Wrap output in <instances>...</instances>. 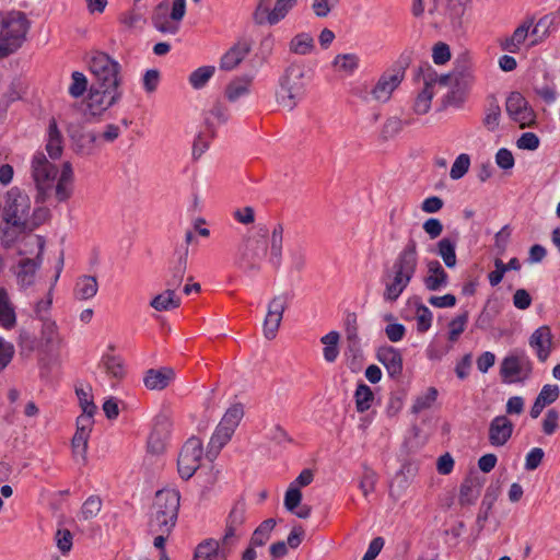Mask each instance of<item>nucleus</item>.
I'll use <instances>...</instances> for the list:
<instances>
[{"instance_id":"obj_64","label":"nucleus","mask_w":560,"mask_h":560,"mask_svg":"<svg viewBox=\"0 0 560 560\" xmlns=\"http://www.w3.org/2000/svg\"><path fill=\"white\" fill-rule=\"evenodd\" d=\"M432 58L435 65H444L451 59V50L447 44L438 43L432 50Z\"/></svg>"},{"instance_id":"obj_18","label":"nucleus","mask_w":560,"mask_h":560,"mask_svg":"<svg viewBox=\"0 0 560 560\" xmlns=\"http://www.w3.org/2000/svg\"><path fill=\"white\" fill-rule=\"evenodd\" d=\"M425 267L427 273L422 281L428 291H440L448 285V275L439 260L430 259Z\"/></svg>"},{"instance_id":"obj_5","label":"nucleus","mask_w":560,"mask_h":560,"mask_svg":"<svg viewBox=\"0 0 560 560\" xmlns=\"http://www.w3.org/2000/svg\"><path fill=\"white\" fill-rule=\"evenodd\" d=\"M90 71L94 85L113 90H121V66L105 52H95L90 60Z\"/></svg>"},{"instance_id":"obj_22","label":"nucleus","mask_w":560,"mask_h":560,"mask_svg":"<svg viewBox=\"0 0 560 560\" xmlns=\"http://www.w3.org/2000/svg\"><path fill=\"white\" fill-rule=\"evenodd\" d=\"M175 378L171 368L150 369L144 373L143 384L150 390H163Z\"/></svg>"},{"instance_id":"obj_9","label":"nucleus","mask_w":560,"mask_h":560,"mask_svg":"<svg viewBox=\"0 0 560 560\" xmlns=\"http://www.w3.org/2000/svg\"><path fill=\"white\" fill-rule=\"evenodd\" d=\"M532 371V361L523 351L506 355L500 365V375L504 383L523 382L530 376Z\"/></svg>"},{"instance_id":"obj_42","label":"nucleus","mask_w":560,"mask_h":560,"mask_svg":"<svg viewBox=\"0 0 560 560\" xmlns=\"http://www.w3.org/2000/svg\"><path fill=\"white\" fill-rule=\"evenodd\" d=\"M354 400L357 411L365 412L374 401V393L366 384L360 383L354 392Z\"/></svg>"},{"instance_id":"obj_46","label":"nucleus","mask_w":560,"mask_h":560,"mask_svg":"<svg viewBox=\"0 0 560 560\" xmlns=\"http://www.w3.org/2000/svg\"><path fill=\"white\" fill-rule=\"evenodd\" d=\"M346 336L349 350L353 353L358 352L360 350V338L358 334L357 316L354 314L348 315L346 319Z\"/></svg>"},{"instance_id":"obj_56","label":"nucleus","mask_w":560,"mask_h":560,"mask_svg":"<svg viewBox=\"0 0 560 560\" xmlns=\"http://www.w3.org/2000/svg\"><path fill=\"white\" fill-rule=\"evenodd\" d=\"M75 394L78 396L82 412L89 416H94V413L97 410V407L94 404L93 397L91 396L90 392L85 390L82 387H77Z\"/></svg>"},{"instance_id":"obj_4","label":"nucleus","mask_w":560,"mask_h":560,"mask_svg":"<svg viewBox=\"0 0 560 560\" xmlns=\"http://www.w3.org/2000/svg\"><path fill=\"white\" fill-rule=\"evenodd\" d=\"M30 22L19 11L0 12V59L14 52L23 43Z\"/></svg>"},{"instance_id":"obj_6","label":"nucleus","mask_w":560,"mask_h":560,"mask_svg":"<svg viewBox=\"0 0 560 560\" xmlns=\"http://www.w3.org/2000/svg\"><path fill=\"white\" fill-rule=\"evenodd\" d=\"M268 253V242L261 236H246L237 248L238 265L246 271H260Z\"/></svg>"},{"instance_id":"obj_41","label":"nucleus","mask_w":560,"mask_h":560,"mask_svg":"<svg viewBox=\"0 0 560 560\" xmlns=\"http://www.w3.org/2000/svg\"><path fill=\"white\" fill-rule=\"evenodd\" d=\"M340 335L338 331H330L320 338V342L325 346L323 349L324 359L332 363L337 360L339 354L338 342Z\"/></svg>"},{"instance_id":"obj_29","label":"nucleus","mask_w":560,"mask_h":560,"mask_svg":"<svg viewBox=\"0 0 560 560\" xmlns=\"http://www.w3.org/2000/svg\"><path fill=\"white\" fill-rule=\"evenodd\" d=\"M283 231L282 224H277L271 232L268 262L273 269H279L281 266Z\"/></svg>"},{"instance_id":"obj_31","label":"nucleus","mask_w":560,"mask_h":560,"mask_svg":"<svg viewBox=\"0 0 560 560\" xmlns=\"http://www.w3.org/2000/svg\"><path fill=\"white\" fill-rule=\"evenodd\" d=\"M180 299L176 295L173 289H166L162 293L155 295L150 306L158 312H167L179 307Z\"/></svg>"},{"instance_id":"obj_44","label":"nucleus","mask_w":560,"mask_h":560,"mask_svg":"<svg viewBox=\"0 0 560 560\" xmlns=\"http://www.w3.org/2000/svg\"><path fill=\"white\" fill-rule=\"evenodd\" d=\"M243 416V406L241 404H234L225 411L219 424L231 430L232 432H235Z\"/></svg>"},{"instance_id":"obj_10","label":"nucleus","mask_w":560,"mask_h":560,"mask_svg":"<svg viewBox=\"0 0 560 560\" xmlns=\"http://www.w3.org/2000/svg\"><path fill=\"white\" fill-rule=\"evenodd\" d=\"M203 455L202 441L198 438H190L186 441L178 455L177 468L183 479H189L200 467Z\"/></svg>"},{"instance_id":"obj_50","label":"nucleus","mask_w":560,"mask_h":560,"mask_svg":"<svg viewBox=\"0 0 560 560\" xmlns=\"http://www.w3.org/2000/svg\"><path fill=\"white\" fill-rule=\"evenodd\" d=\"M376 481V472L373 469L364 466L362 476L360 478L359 488L365 499H368L369 495L374 492Z\"/></svg>"},{"instance_id":"obj_52","label":"nucleus","mask_w":560,"mask_h":560,"mask_svg":"<svg viewBox=\"0 0 560 560\" xmlns=\"http://www.w3.org/2000/svg\"><path fill=\"white\" fill-rule=\"evenodd\" d=\"M433 97V90L423 88L417 95L413 104V112L418 115L427 114L431 108V101Z\"/></svg>"},{"instance_id":"obj_14","label":"nucleus","mask_w":560,"mask_h":560,"mask_svg":"<svg viewBox=\"0 0 560 560\" xmlns=\"http://www.w3.org/2000/svg\"><path fill=\"white\" fill-rule=\"evenodd\" d=\"M122 97V90H113L92 84L88 108L92 116H100Z\"/></svg>"},{"instance_id":"obj_57","label":"nucleus","mask_w":560,"mask_h":560,"mask_svg":"<svg viewBox=\"0 0 560 560\" xmlns=\"http://www.w3.org/2000/svg\"><path fill=\"white\" fill-rule=\"evenodd\" d=\"M89 438H90V435H88L85 433L75 432L72 438V441H71L73 455L75 457H80L83 463L86 460V450H88Z\"/></svg>"},{"instance_id":"obj_47","label":"nucleus","mask_w":560,"mask_h":560,"mask_svg":"<svg viewBox=\"0 0 560 560\" xmlns=\"http://www.w3.org/2000/svg\"><path fill=\"white\" fill-rule=\"evenodd\" d=\"M166 430L156 425L148 440V450L153 454H161L166 445Z\"/></svg>"},{"instance_id":"obj_53","label":"nucleus","mask_w":560,"mask_h":560,"mask_svg":"<svg viewBox=\"0 0 560 560\" xmlns=\"http://www.w3.org/2000/svg\"><path fill=\"white\" fill-rule=\"evenodd\" d=\"M468 322V313L465 312L455 318H453L448 324V340L455 342L459 336L464 332L466 324Z\"/></svg>"},{"instance_id":"obj_24","label":"nucleus","mask_w":560,"mask_h":560,"mask_svg":"<svg viewBox=\"0 0 560 560\" xmlns=\"http://www.w3.org/2000/svg\"><path fill=\"white\" fill-rule=\"evenodd\" d=\"M301 490L295 486H289L284 495V508L298 517L306 520L311 514V508L308 505L301 504Z\"/></svg>"},{"instance_id":"obj_34","label":"nucleus","mask_w":560,"mask_h":560,"mask_svg":"<svg viewBox=\"0 0 560 560\" xmlns=\"http://www.w3.org/2000/svg\"><path fill=\"white\" fill-rule=\"evenodd\" d=\"M252 78L244 75L231 81L225 88V96L229 102H236L240 97L249 93Z\"/></svg>"},{"instance_id":"obj_37","label":"nucleus","mask_w":560,"mask_h":560,"mask_svg":"<svg viewBox=\"0 0 560 560\" xmlns=\"http://www.w3.org/2000/svg\"><path fill=\"white\" fill-rule=\"evenodd\" d=\"M481 491V482L477 478L466 479L459 491V503L462 505H468L474 503L479 497Z\"/></svg>"},{"instance_id":"obj_16","label":"nucleus","mask_w":560,"mask_h":560,"mask_svg":"<svg viewBox=\"0 0 560 560\" xmlns=\"http://www.w3.org/2000/svg\"><path fill=\"white\" fill-rule=\"evenodd\" d=\"M293 5L294 4L290 2V0H277L275 8L270 10L268 4L258 3L253 13V19L258 25H262L265 23L275 25L284 19Z\"/></svg>"},{"instance_id":"obj_54","label":"nucleus","mask_w":560,"mask_h":560,"mask_svg":"<svg viewBox=\"0 0 560 560\" xmlns=\"http://www.w3.org/2000/svg\"><path fill=\"white\" fill-rule=\"evenodd\" d=\"M469 166V155L466 153L459 154L451 167L450 177L454 180L460 179L468 172Z\"/></svg>"},{"instance_id":"obj_13","label":"nucleus","mask_w":560,"mask_h":560,"mask_svg":"<svg viewBox=\"0 0 560 560\" xmlns=\"http://www.w3.org/2000/svg\"><path fill=\"white\" fill-rule=\"evenodd\" d=\"M62 343V337L59 334L58 326L52 319H44L40 328L39 339V366L40 370L49 371V364L45 355L57 350Z\"/></svg>"},{"instance_id":"obj_63","label":"nucleus","mask_w":560,"mask_h":560,"mask_svg":"<svg viewBox=\"0 0 560 560\" xmlns=\"http://www.w3.org/2000/svg\"><path fill=\"white\" fill-rule=\"evenodd\" d=\"M38 265L32 259H25L21 264V271L19 272V279L24 284H31L33 276Z\"/></svg>"},{"instance_id":"obj_60","label":"nucleus","mask_w":560,"mask_h":560,"mask_svg":"<svg viewBox=\"0 0 560 560\" xmlns=\"http://www.w3.org/2000/svg\"><path fill=\"white\" fill-rule=\"evenodd\" d=\"M57 548L61 553H68L72 548L73 536L68 528H58L55 534Z\"/></svg>"},{"instance_id":"obj_39","label":"nucleus","mask_w":560,"mask_h":560,"mask_svg":"<svg viewBox=\"0 0 560 560\" xmlns=\"http://www.w3.org/2000/svg\"><path fill=\"white\" fill-rule=\"evenodd\" d=\"M532 21H526L520 25L512 34L510 38L503 44V49L509 52L515 54L520 50V46L525 42L528 36Z\"/></svg>"},{"instance_id":"obj_12","label":"nucleus","mask_w":560,"mask_h":560,"mask_svg":"<svg viewBox=\"0 0 560 560\" xmlns=\"http://www.w3.org/2000/svg\"><path fill=\"white\" fill-rule=\"evenodd\" d=\"M288 307V296L284 293L275 295L267 305V314L262 323V334L267 340L277 337L283 314Z\"/></svg>"},{"instance_id":"obj_19","label":"nucleus","mask_w":560,"mask_h":560,"mask_svg":"<svg viewBox=\"0 0 560 560\" xmlns=\"http://www.w3.org/2000/svg\"><path fill=\"white\" fill-rule=\"evenodd\" d=\"M252 43L246 39L237 40L220 59V69L234 70L250 52Z\"/></svg>"},{"instance_id":"obj_15","label":"nucleus","mask_w":560,"mask_h":560,"mask_svg":"<svg viewBox=\"0 0 560 560\" xmlns=\"http://www.w3.org/2000/svg\"><path fill=\"white\" fill-rule=\"evenodd\" d=\"M404 79V71L393 69L385 71L371 90L373 100L386 103L390 100L393 92L399 86Z\"/></svg>"},{"instance_id":"obj_21","label":"nucleus","mask_w":560,"mask_h":560,"mask_svg":"<svg viewBox=\"0 0 560 560\" xmlns=\"http://www.w3.org/2000/svg\"><path fill=\"white\" fill-rule=\"evenodd\" d=\"M529 346L536 352V355L540 362H545L552 347V335L548 326H540L529 337Z\"/></svg>"},{"instance_id":"obj_3","label":"nucleus","mask_w":560,"mask_h":560,"mask_svg":"<svg viewBox=\"0 0 560 560\" xmlns=\"http://www.w3.org/2000/svg\"><path fill=\"white\" fill-rule=\"evenodd\" d=\"M305 69L303 65L291 63L279 77L275 96L278 105L287 110H292L305 92Z\"/></svg>"},{"instance_id":"obj_35","label":"nucleus","mask_w":560,"mask_h":560,"mask_svg":"<svg viewBox=\"0 0 560 560\" xmlns=\"http://www.w3.org/2000/svg\"><path fill=\"white\" fill-rule=\"evenodd\" d=\"M16 342L20 350V355L23 358L28 359L36 350H39V342H37L36 337L31 330L24 327L19 330Z\"/></svg>"},{"instance_id":"obj_43","label":"nucleus","mask_w":560,"mask_h":560,"mask_svg":"<svg viewBox=\"0 0 560 560\" xmlns=\"http://www.w3.org/2000/svg\"><path fill=\"white\" fill-rule=\"evenodd\" d=\"M289 49L296 55H308L314 49V39L308 33H300L291 39Z\"/></svg>"},{"instance_id":"obj_40","label":"nucleus","mask_w":560,"mask_h":560,"mask_svg":"<svg viewBox=\"0 0 560 560\" xmlns=\"http://www.w3.org/2000/svg\"><path fill=\"white\" fill-rule=\"evenodd\" d=\"M410 120H402L397 116L386 118L382 126L380 137L383 141H388L398 136L405 126L410 125Z\"/></svg>"},{"instance_id":"obj_51","label":"nucleus","mask_w":560,"mask_h":560,"mask_svg":"<svg viewBox=\"0 0 560 560\" xmlns=\"http://www.w3.org/2000/svg\"><path fill=\"white\" fill-rule=\"evenodd\" d=\"M501 118V107L497 102H491L486 109V115L483 118V126L489 131H494L500 124Z\"/></svg>"},{"instance_id":"obj_1","label":"nucleus","mask_w":560,"mask_h":560,"mask_svg":"<svg viewBox=\"0 0 560 560\" xmlns=\"http://www.w3.org/2000/svg\"><path fill=\"white\" fill-rule=\"evenodd\" d=\"M48 217V210L37 208L32 210L30 196L18 187L11 188L5 195L3 207L2 241L11 245L23 233L31 232L40 225Z\"/></svg>"},{"instance_id":"obj_28","label":"nucleus","mask_w":560,"mask_h":560,"mask_svg":"<svg viewBox=\"0 0 560 560\" xmlns=\"http://www.w3.org/2000/svg\"><path fill=\"white\" fill-rule=\"evenodd\" d=\"M188 253L189 249L187 247H184L177 253V259L171 268V276L166 281L168 289L176 291V289L180 287L187 270Z\"/></svg>"},{"instance_id":"obj_33","label":"nucleus","mask_w":560,"mask_h":560,"mask_svg":"<svg viewBox=\"0 0 560 560\" xmlns=\"http://www.w3.org/2000/svg\"><path fill=\"white\" fill-rule=\"evenodd\" d=\"M16 316L5 289L0 288V325L7 329L15 326Z\"/></svg>"},{"instance_id":"obj_45","label":"nucleus","mask_w":560,"mask_h":560,"mask_svg":"<svg viewBox=\"0 0 560 560\" xmlns=\"http://www.w3.org/2000/svg\"><path fill=\"white\" fill-rule=\"evenodd\" d=\"M228 109L222 104L217 103L209 110L206 117V126L211 135H214V127L220 124H224L228 120Z\"/></svg>"},{"instance_id":"obj_17","label":"nucleus","mask_w":560,"mask_h":560,"mask_svg":"<svg viewBox=\"0 0 560 560\" xmlns=\"http://www.w3.org/2000/svg\"><path fill=\"white\" fill-rule=\"evenodd\" d=\"M513 430L514 424L506 416H497L489 424V443L497 447L505 445Z\"/></svg>"},{"instance_id":"obj_49","label":"nucleus","mask_w":560,"mask_h":560,"mask_svg":"<svg viewBox=\"0 0 560 560\" xmlns=\"http://www.w3.org/2000/svg\"><path fill=\"white\" fill-rule=\"evenodd\" d=\"M102 500L97 495L89 497L81 508L80 521L91 522L101 511Z\"/></svg>"},{"instance_id":"obj_25","label":"nucleus","mask_w":560,"mask_h":560,"mask_svg":"<svg viewBox=\"0 0 560 560\" xmlns=\"http://www.w3.org/2000/svg\"><path fill=\"white\" fill-rule=\"evenodd\" d=\"M234 432L218 424L215 431L210 438L208 450L206 453L207 458L212 462L217 458L220 451L231 441Z\"/></svg>"},{"instance_id":"obj_20","label":"nucleus","mask_w":560,"mask_h":560,"mask_svg":"<svg viewBox=\"0 0 560 560\" xmlns=\"http://www.w3.org/2000/svg\"><path fill=\"white\" fill-rule=\"evenodd\" d=\"M377 360L385 366L387 374L392 378H397L402 373V355L394 347H381L376 353Z\"/></svg>"},{"instance_id":"obj_62","label":"nucleus","mask_w":560,"mask_h":560,"mask_svg":"<svg viewBox=\"0 0 560 560\" xmlns=\"http://www.w3.org/2000/svg\"><path fill=\"white\" fill-rule=\"evenodd\" d=\"M559 393L560 390L558 385L547 384L541 388L536 398L540 400L542 405L548 406L558 399Z\"/></svg>"},{"instance_id":"obj_23","label":"nucleus","mask_w":560,"mask_h":560,"mask_svg":"<svg viewBox=\"0 0 560 560\" xmlns=\"http://www.w3.org/2000/svg\"><path fill=\"white\" fill-rule=\"evenodd\" d=\"M98 148V135L94 131H86L72 137V149L80 156L94 155Z\"/></svg>"},{"instance_id":"obj_38","label":"nucleus","mask_w":560,"mask_h":560,"mask_svg":"<svg viewBox=\"0 0 560 560\" xmlns=\"http://www.w3.org/2000/svg\"><path fill=\"white\" fill-rule=\"evenodd\" d=\"M438 255L442 258L447 268H454L457 264L456 243L451 238L444 237L436 244Z\"/></svg>"},{"instance_id":"obj_36","label":"nucleus","mask_w":560,"mask_h":560,"mask_svg":"<svg viewBox=\"0 0 560 560\" xmlns=\"http://www.w3.org/2000/svg\"><path fill=\"white\" fill-rule=\"evenodd\" d=\"M215 557H221L220 542L208 538L198 544L192 560H213Z\"/></svg>"},{"instance_id":"obj_61","label":"nucleus","mask_w":560,"mask_h":560,"mask_svg":"<svg viewBox=\"0 0 560 560\" xmlns=\"http://www.w3.org/2000/svg\"><path fill=\"white\" fill-rule=\"evenodd\" d=\"M438 396V390L434 387H430L425 395L417 398L412 406V412L418 413L424 409L431 407V405L435 401Z\"/></svg>"},{"instance_id":"obj_8","label":"nucleus","mask_w":560,"mask_h":560,"mask_svg":"<svg viewBox=\"0 0 560 560\" xmlns=\"http://www.w3.org/2000/svg\"><path fill=\"white\" fill-rule=\"evenodd\" d=\"M32 177L37 189V198L45 199L56 180L58 170L44 153L38 152L32 160Z\"/></svg>"},{"instance_id":"obj_2","label":"nucleus","mask_w":560,"mask_h":560,"mask_svg":"<svg viewBox=\"0 0 560 560\" xmlns=\"http://www.w3.org/2000/svg\"><path fill=\"white\" fill-rule=\"evenodd\" d=\"M419 266L417 242L410 238L397 254L388 280L385 283L383 299L386 302H395L402 294L413 279Z\"/></svg>"},{"instance_id":"obj_55","label":"nucleus","mask_w":560,"mask_h":560,"mask_svg":"<svg viewBox=\"0 0 560 560\" xmlns=\"http://www.w3.org/2000/svg\"><path fill=\"white\" fill-rule=\"evenodd\" d=\"M247 521H249V518L246 515V504L244 501L238 500L231 509L228 522L230 525H241Z\"/></svg>"},{"instance_id":"obj_32","label":"nucleus","mask_w":560,"mask_h":560,"mask_svg":"<svg viewBox=\"0 0 560 560\" xmlns=\"http://www.w3.org/2000/svg\"><path fill=\"white\" fill-rule=\"evenodd\" d=\"M100 368H102L110 378L121 380L125 376V365L120 357L109 353L103 354Z\"/></svg>"},{"instance_id":"obj_48","label":"nucleus","mask_w":560,"mask_h":560,"mask_svg":"<svg viewBox=\"0 0 560 560\" xmlns=\"http://www.w3.org/2000/svg\"><path fill=\"white\" fill-rule=\"evenodd\" d=\"M215 68L213 66H202L192 71L189 75V83L194 89H201L214 74Z\"/></svg>"},{"instance_id":"obj_11","label":"nucleus","mask_w":560,"mask_h":560,"mask_svg":"<svg viewBox=\"0 0 560 560\" xmlns=\"http://www.w3.org/2000/svg\"><path fill=\"white\" fill-rule=\"evenodd\" d=\"M505 110L509 117L520 128L532 127L536 121V114L528 101L520 92H511L505 102Z\"/></svg>"},{"instance_id":"obj_58","label":"nucleus","mask_w":560,"mask_h":560,"mask_svg":"<svg viewBox=\"0 0 560 560\" xmlns=\"http://www.w3.org/2000/svg\"><path fill=\"white\" fill-rule=\"evenodd\" d=\"M72 83L69 86V94L72 97H80L84 94L88 88V80L86 77L79 71H74L71 75Z\"/></svg>"},{"instance_id":"obj_7","label":"nucleus","mask_w":560,"mask_h":560,"mask_svg":"<svg viewBox=\"0 0 560 560\" xmlns=\"http://www.w3.org/2000/svg\"><path fill=\"white\" fill-rule=\"evenodd\" d=\"M179 492L163 489L156 492L152 506L151 522L155 525H174L179 509Z\"/></svg>"},{"instance_id":"obj_30","label":"nucleus","mask_w":560,"mask_h":560,"mask_svg":"<svg viewBox=\"0 0 560 560\" xmlns=\"http://www.w3.org/2000/svg\"><path fill=\"white\" fill-rule=\"evenodd\" d=\"M63 138L54 118L50 119L48 125V139L46 143V151L51 159H59L63 150Z\"/></svg>"},{"instance_id":"obj_27","label":"nucleus","mask_w":560,"mask_h":560,"mask_svg":"<svg viewBox=\"0 0 560 560\" xmlns=\"http://www.w3.org/2000/svg\"><path fill=\"white\" fill-rule=\"evenodd\" d=\"M98 292V282L95 276L83 275L75 281L73 296L77 301H86L94 298Z\"/></svg>"},{"instance_id":"obj_59","label":"nucleus","mask_w":560,"mask_h":560,"mask_svg":"<svg viewBox=\"0 0 560 560\" xmlns=\"http://www.w3.org/2000/svg\"><path fill=\"white\" fill-rule=\"evenodd\" d=\"M432 312L425 306L420 304L416 311L417 329L419 332H425L431 327Z\"/></svg>"},{"instance_id":"obj_26","label":"nucleus","mask_w":560,"mask_h":560,"mask_svg":"<svg viewBox=\"0 0 560 560\" xmlns=\"http://www.w3.org/2000/svg\"><path fill=\"white\" fill-rule=\"evenodd\" d=\"M360 66V58L357 54H338L331 61V67L341 77L353 75Z\"/></svg>"}]
</instances>
